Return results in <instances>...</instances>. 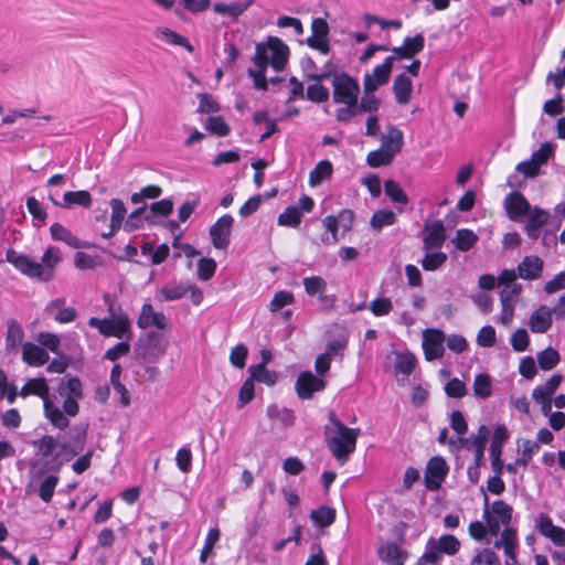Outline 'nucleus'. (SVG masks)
Returning a JSON list of instances; mask_svg holds the SVG:
<instances>
[{
	"label": "nucleus",
	"mask_w": 565,
	"mask_h": 565,
	"mask_svg": "<svg viewBox=\"0 0 565 565\" xmlns=\"http://www.w3.org/2000/svg\"><path fill=\"white\" fill-rule=\"evenodd\" d=\"M490 512L501 521L502 525L508 526L512 520L513 509L502 500H495L491 504Z\"/></svg>",
	"instance_id": "nucleus-47"
},
{
	"label": "nucleus",
	"mask_w": 565,
	"mask_h": 565,
	"mask_svg": "<svg viewBox=\"0 0 565 565\" xmlns=\"http://www.w3.org/2000/svg\"><path fill=\"white\" fill-rule=\"evenodd\" d=\"M504 207L510 220H518L531 211V205L521 192H511L504 199Z\"/></svg>",
	"instance_id": "nucleus-15"
},
{
	"label": "nucleus",
	"mask_w": 565,
	"mask_h": 565,
	"mask_svg": "<svg viewBox=\"0 0 565 565\" xmlns=\"http://www.w3.org/2000/svg\"><path fill=\"white\" fill-rule=\"evenodd\" d=\"M483 503H484V508H483L482 518L486 522L484 525L487 527V534H489L490 536H497L500 532V525L502 523H501V521H499V519L497 516H493L491 514L490 508H489V498L486 493H484Z\"/></svg>",
	"instance_id": "nucleus-51"
},
{
	"label": "nucleus",
	"mask_w": 565,
	"mask_h": 565,
	"mask_svg": "<svg viewBox=\"0 0 565 565\" xmlns=\"http://www.w3.org/2000/svg\"><path fill=\"white\" fill-rule=\"evenodd\" d=\"M255 396V381L249 375L244 383L242 384L238 397L236 402V407L238 409L243 408L246 404L253 401Z\"/></svg>",
	"instance_id": "nucleus-53"
},
{
	"label": "nucleus",
	"mask_w": 565,
	"mask_h": 565,
	"mask_svg": "<svg viewBox=\"0 0 565 565\" xmlns=\"http://www.w3.org/2000/svg\"><path fill=\"white\" fill-rule=\"evenodd\" d=\"M312 34L306 40V44L319 51L321 54H329L331 51L329 42V24L324 18H315L311 23Z\"/></svg>",
	"instance_id": "nucleus-6"
},
{
	"label": "nucleus",
	"mask_w": 565,
	"mask_h": 565,
	"mask_svg": "<svg viewBox=\"0 0 565 565\" xmlns=\"http://www.w3.org/2000/svg\"><path fill=\"white\" fill-rule=\"evenodd\" d=\"M301 212L295 205H289L279 214L277 223L280 226L297 227L301 222Z\"/></svg>",
	"instance_id": "nucleus-46"
},
{
	"label": "nucleus",
	"mask_w": 565,
	"mask_h": 565,
	"mask_svg": "<svg viewBox=\"0 0 565 565\" xmlns=\"http://www.w3.org/2000/svg\"><path fill=\"white\" fill-rule=\"evenodd\" d=\"M392 154L388 151H385L382 148H379L374 151L369 152L366 157V163L372 168H380L383 166H387L393 161Z\"/></svg>",
	"instance_id": "nucleus-60"
},
{
	"label": "nucleus",
	"mask_w": 565,
	"mask_h": 565,
	"mask_svg": "<svg viewBox=\"0 0 565 565\" xmlns=\"http://www.w3.org/2000/svg\"><path fill=\"white\" fill-rule=\"evenodd\" d=\"M328 417L329 422L334 427V431L331 434L330 428L326 427L324 436L327 447L332 456L343 463L356 448L360 428H350L345 426L332 411L329 413Z\"/></svg>",
	"instance_id": "nucleus-1"
},
{
	"label": "nucleus",
	"mask_w": 565,
	"mask_h": 565,
	"mask_svg": "<svg viewBox=\"0 0 565 565\" xmlns=\"http://www.w3.org/2000/svg\"><path fill=\"white\" fill-rule=\"evenodd\" d=\"M305 291L308 296H322L327 290V281L321 276H310L302 279Z\"/></svg>",
	"instance_id": "nucleus-45"
},
{
	"label": "nucleus",
	"mask_w": 565,
	"mask_h": 565,
	"mask_svg": "<svg viewBox=\"0 0 565 565\" xmlns=\"http://www.w3.org/2000/svg\"><path fill=\"white\" fill-rule=\"evenodd\" d=\"M205 129L217 137H226L231 132V127L220 115L210 116L206 120Z\"/></svg>",
	"instance_id": "nucleus-48"
},
{
	"label": "nucleus",
	"mask_w": 565,
	"mask_h": 565,
	"mask_svg": "<svg viewBox=\"0 0 565 565\" xmlns=\"http://www.w3.org/2000/svg\"><path fill=\"white\" fill-rule=\"evenodd\" d=\"M446 241V231L443 221L438 220L428 224L426 222V250L440 248Z\"/></svg>",
	"instance_id": "nucleus-24"
},
{
	"label": "nucleus",
	"mask_w": 565,
	"mask_h": 565,
	"mask_svg": "<svg viewBox=\"0 0 565 565\" xmlns=\"http://www.w3.org/2000/svg\"><path fill=\"white\" fill-rule=\"evenodd\" d=\"M44 415L51 422V424L63 430L70 425V420L64 415L63 411L60 409L50 398H45L43 402Z\"/></svg>",
	"instance_id": "nucleus-28"
},
{
	"label": "nucleus",
	"mask_w": 565,
	"mask_h": 565,
	"mask_svg": "<svg viewBox=\"0 0 565 565\" xmlns=\"http://www.w3.org/2000/svg\"><path fill=\"white\" fill-rule=\"evenodd\" d=\"M266 413L270 419H278L286 427L292 426L295 424V419H296L295 413H294V411H291L289 408H286V407L279 408L278 405L270 404L267 407Z\"/></svg>",
	"instance_id": "nucleus-44"
},
{
	"label": "nucleus",
	"mask_w": 565,
	"mask_h": 565,
	"mask_svg": "<svg viewBox=\"0 0 565 565\" xmlns=\"http://www.w3.org/2000/svg\"><path fill=\"white\" fill-rule=\"evenodd\" d=\"M58 483V477L55 475H49L45 479L40 483L39 487V497L45 502L49 503L54 494V490L56 484Z\"/></svg>",
	"instance_id": "nucleus-59"
},
{
	"label": "nucleus",
	"mask_w": 565,
	"mask_h": 565,
	"mask_svg": "<svg viewBox=\"0 0 565 565\" xmlns=\"http://www.w3.org/2000/svg\"><path fill=\"white\" fill-rule=\"evenodd\" d=\"M50 199L54 205L62 206L64 209H72L76 205L88 209L93 203V198L86 190L65 192L63 195V203L57 202L53 196Z\"/></svg>",
	"instance_id": "nucleus-19"
},
{
	"label": "nucleus",
	"mask_w": 565,
	"mask_h": 565,
	"mask_svg": "<svg viewBox=\"0 0 565 565\" xmlns=\"http://www.w3.org/2000/svg\"><path fill=\"white\" fill-rule=\"evenodd\" d=\"M22 360L31 366H42L50 360V356L41 345L25 342L22 347Z\"/></svg>",
	"instance_id": "nucleus-21"
},
{
	"label": "nucleus",
	"mask_w": 565,
	"mask_h": 565,
	"mask_svg": "<svg viewBox=\"0 0 565 565\" xmlns=\"http://www.w3.org/2000/svg\"><path fill=\"white\" fill-rule=\"evenodd\" d=\"M540 445L536 441L526 439L522 445L521 456L515 459L514 462H510L505 465V469L510 473L516 472V467H526L533 456L539 452Z\"/></svg>",
	"instance_id": "nucleus-25"
},
{
	"label": "nucleus",
	"mask_w": 565,
	"mask_h": 565,
	"mask_svg": "<svg viewBox=\"0 0 565 565\" xmlns=\"http://www.w3.org/2000/svg\"><path fill=\"white\" fill-rule=\"evenodd\" d=\"M248 374L255 382L264 383L267 386H274L278 381V373L274 370H268L263 364H253L248 367Z\"/></svg>",
	"instance_id": "nucleus-31"
},
{
	"label": "nucleus",
	"mask_w": 565,
	"mask_h": 565,
	"mask_svg": "<svg viewBox=\"0 0 565 565\" xmlns=\"http://www.w3.org/2000/svg\"><path fill=\"white\" fill-rule=\"evenodd\" d=\"M173 211V202L170 199H162L160 201L153 202L147 214L145 215V221L149 224H157L156 216H168Z\"/></svg>",
	"instance_id": "nucleus-34"
},
{
	"label": "nucleus",
	"mask_w": 565,
	"mask_h": 565,
	"mask_svg": "<svg viewBox=\"0 0 565 565\" xmlns=\"http://www.w3.org/2000/svg\"><path fill=\"white\" fill-rule=\"evenodd\" d=\"M60 447L50 459L43 461L39 473L44 475L47 472H58L65 462H68L76 455H71L74 450V446L70 441H64L57 445Z\"/></svg>",
	"instance_id": "nucleus-11"
},
{
	"label": "nucleus",
	"mask_w": 565,
	"mask_h": 565,
	"mask_svg": "<svg viewBox=\"0 0 565 565\" xmlns=\"http://www.w3.org/2000/svg\"><path fill=\"white\" fill-rule=\"evenodd\" d=\"M306 97L312 103L321 104L329 100L330 93L329 89L321 84V82H317L315 84L308 85L306 89Z\"/></svg>",
	"instance_id": "nucleus-52"
},
{
	"label": "nucleus",
	"mask_w": 565,
	"mask_h": 565,
	"mask_svg": "<svg viewBox=\"0 0 565 565\" xmlns=\"http://www.w3.org/2000/svg\"><path fill=\"white\" fill-rule=\"evenodd\" d=\"M265 45L267 51H271V55L269 57L271 67L276 72H281L288 62L290 53L288 45L276 36H269Z\"/></svg>",
	"instance_id": "nucleus-13"
},
{
	"label": "nucleus",
	"mask_w": 565,
	"mask_h": 565,
	"mask_svg": "<svg viewBox=\"0 0 565 565\" xmlns=\"http://www.w3.org/2000/svg\"><path fill=\"white\" fill-rule=\"evenodd\" d=\"M167 348L164 335L158 331H149L139 337L135 345V356L140 363H153L161 358Z\"/></svg>",
	"instance_id": "nucleus-3"
},
{
	"label": "nucleus",
	"mask_w": 565,
	"mask_h": 565,
	"mask_svg": "<svg viewBox=\"0 0 565 565\" xmlns=\"http://www.w3.org/2000/svg\"><path fill=\"white\" fill-rule=\"evenodd\" d=\"M501 300V315L500 322L502 324H508L512 321L514 315V307L511 297L507 294L505 289L501 291L500 295Z\"/></svg>",
	"instance_id": "nucleus-62"
},
{
	"label": "nucleus",
	"mask_w": 565,
	"mask_h": 565,
	"mask_svg": "<svg viewBox=\"0 0 565 565\" xmlns=\"http://www.w3.org/2000/svg\"><path fill=\"white\" fill-rule=\"evenodd\" d=\"M396 102L401 105L407 104L412 95V82L405 74H399L393 84Z\"/></svg>",
	"instance_id": "nucleus-32"
},
{
	"label": "nucleus",
	"mask_w": 565,
	"mask_h": 565,
	"mask_svg": "<svg viewBox=\"0 0 565 565\" xmlns=\"http://www.w3.org/2000/svg\"><path fill=\"white\" fill-rule=\"evenodd\" d=\"M439 551L447 555H455L460 548L459 540L451 534H444L438 540H435Z\"/></svg>",
	"instance_id": "nucleus-54"
},
{
	"label": "nucleus",
	"mask_w": 565,
	"mask_h": 565,
	"mask_svg": "<svg viewBox=\"0 0 565 565\" xmlns=\"http://www.w3.org/2000/svg\"><path fill=\"white\" fill-rule=\"evenodd\" d=\"M396 222L395 213L391 210H377L371 217L372 228L380 231L384 226L393 225Z\"/></svg>",
	"instance_id": "nucleus-49"
},
{
	"label": "nucleus",
	"mask_w": 565,
	"mask_h": 565,
	"mask_svg": "<svg viewBox=\"0 0 565 565\" xmlns=\"http://www.w3.org/2000/svg\"><path fill=\"white\" fill-rule=\"evenodd\" d=\"M49 393L50 387L44 377L29 380L20 390V396L26 397L32 394L43 398V402L49 398Z\"/></svg>",
	"instance_id": "nucleus-29"
},
{
	"label": "nucleus",
	"mask_w": 565,
	"mask_h": 565,
	"mask_svg": "<svg viewBox=\"0 0 565 565\" xmlns=\"http://www.w3.org/2000/svg\"><path fill=\"white\" fill-rule=\"evenodd\" d=\"M446 335L436 328H426V361H433L444 356Z\"/></svg>",
	"instance_id": "nucleus-14"
},
{
	"label": "nucleus",
	"mask_w": 565,
	"mask_h": 565,
	"mask_svg": "<svg viewBox=\"0 0 565 565\" xmlns=\"http://www.w3.org/2000/svg\"><path fill=\"white\" fill-rule=\"evenodd\" d=\"M23 337L24 332L21 324L14 319L9 320L6 335V350L9 352L17 350L21 344Z\"/></svg>",
	"instance_id": "nucleus-33"
},
{
	"label": "nucleus",
	"mask_w": 565,
	"mask_h": 565,
	"mask_svg": "<svg viewBox=\"0 0 565 565\" xmlns=\"http://www.w3.org/2000/svg\"><path fill=\"white\" fill-rule=\"evenodd\" d=\"M73 433H74V435L68 440L74 446V450L71 455H79L84 450V447H85L86 435H87V425L86 424L85 425L84 424L76 425L73 428Z\"/></svg>",
	"instance_id": "nucleus-58"
},
{
	"label": "nucleus",
	"mask_w": 565,
	"mask_h": 565,
	"mask_svg": "<svg viewBox=\"0 0 565 565\" xmlns=\"http://www.w3.org/2000/svg\"><path fill=\"white\" fill-rule=\"evenodd\" d=\"M561 356L556 349L547 347L537 353V363L543 371H550L559 363Z\"/></svg>",
	"instance_id": "nucleus-43"
},
{
	"label": "nucleus",
	"mask_w": 565,
	"mask_h": 565,
	"mask_svg": "<svg viewBox=\"0 0 565 565\" xmlns=\"http://www.w3.org/2000/svg\"><path fill=\"white\" fill-rule=\"evenodd\" d=\"M30 444L33 447L38 448V455L47 459H50L49 457H52L54 455L53 452L58 445L55 437L51 435H43L40 439L31 440Z\"/></svg>",
	"instance_id": "nucleus-42"
},
{
	"label": "nucleus",
	"mask_w": 565,
	"mask_h": 565,
	"mask_svg": "<svg viewBox=\"0 0 565 565\" xmlns=\"http://www.w3.org/2000/svg\"><path fill=\"white\" fill-rule=\"evenodd\" d=\"M544 262L539 256H525L518 265V276L525 280H535L541 277Z\"/></svg>",
	"instance_id": "nucleus-18"
},
{
	"label": "nucleus",
	"mask_w": 565,
	"mask_h": 565,
	"mask_svg": "<svg viewBox=\"0 0 565 565\" xmlns=\"http://www.w3.org/2000/svg\"><path fill=\"white\" fill-rule=\"evenodd\" d=\"M294 301H295V297L291 291L279 290L274 295V297L270 301V305H269L270 310L273 312L278 311V310L282 309L284 307L294 303Z\"/></svg>",
	"instance_id": "nucleus-64"
},
{
	"label": "nucleus",
	"mask_w": 565,
	"mask_h": 565,
	"mask_svg": "<svg viewBox=\"0 0 565 565\" xmlns=\"http://www.w3.org/2000/svg\"><path fill=\"white\" fill-rule=\"evenodd\" d=\"M58 393L65 398H82L83 397V385L77 376L68 377L66 382H61L58 385Z\"/></svg>",
	"instance_id": "nucleus-39"
},
{
	"label": "nucleus",
	"mask_w": 565,
	"mask_h": 565,
	"mask_svg": "<svg viewBox=\"0 0 565 565\" xmlns=\"http://www.w3.org/2000/svg\"><path fill=\"white\" fill-rule=\"evenodd\" d=\"M473 393L477 397L488 398L492 393L491 377L487 373H480L473 381Z\"/></svg>",
	"instance_id": "nucleus-50"
},
{
	"label": "nucleus",
	"mask_w": 565,
	"mask_h": 565,
	"mask_svg": "<svg viewBox=\"0 0 565 565\" xmlns=\"http://www.w3.org/2000/svg\"><path fill=\"white\" fill-rule=\"evenodd\" d=\"M332 86V97L333 102L337 104H342L348 100L352 102L354 98H359V83L347 72H341L340 74L334 75Z\"/></svg>",
	"instance_id": "nucleus-5"
},
{
	"label": "nucleus",
	"mask_w": 565,
	"mask_h": 565,
	"mask_svg": "<svg viewBox=\"0 0 565 565\" xmlns=\"http://www.w3.org/2000/svg\"><path fill=\"white\" fill-rule=\"evenodd\" d=\"M385 194L393 201L394 203L406 204L408 202V198L401 185L394 180H386L384 183Z\"/></svg>",
	"instance_id": "nucleus-55"
},
{
	"label": "nucleus",
	"mask_w": 565,
	"mask_h": 565,
	"mask_svg": "<svg viewBox=\"0 0 565 565\" xmlns=\"http://www.w3.org/2000/svg\"><path fill=\"white\" fill-rule=\"evenodd\" d=\"M154 35L157 39L167 42L171 45H178L184 47L188 52L192 53L194 51V46L189 42V40L177 33L175 31L166 28L159 26L154 31Z\"/></svg>",
	"instance_id": "nucleus-26"
},
{
	"label": "nucleus",
	"mask_w": 565,
	"mask_h": 565,
	"mask_svg": "<svg viewBox=\"0 0 565 565\" xmlns=\"http://www.w3.org/2000/svg\"><path fill=\"white\" fill-rule=\"evenodd\" d=\"M452 242L458 250L468 252L478 242V235L471 230L460 228L456 232Z\"/></svg>",
	"instance_id": "nucleus-40"
},
{
	"label": "nucleus",
	"mask_w": 565,
	"mask_h": 565,
	"mask_svg": "<svg viewBox=\"0 0 565 565\" xmlns=\"http://www.w3.org/2000/svg\"><path fill=\"white\" fill-rule=\"evenodd\" d=\"M563 377L559 374L552 375L543 385L536 386L532 392L534 399H551V396L558 388Z\"/></svg>",
	"instance_id": "nucleus-35"
},
{
	"label": "nucleus",
	"mask_w": 565,
	"mask_h": 565,
	"mask_svg": "<svg viewBox=\"0 0 565 565\" xmlns=\"http://www.w3.org/2000/svg\"><path fill=\"white\" fill-rule=\"evenodd\" d=\"M379 557L387 565H404L403 552L394 542H386L379 546Z\"/></svg>",
	"instance_id": "nucleus-27"
},
{
	"label": "nucleus",
	"mask_w": 565,
	"mask_h": 565,
	"mask_svg": "<svg viewBox=\"0 0 565 565\" xmlns=\"http://www.w3.org/2000/svg\"><path fill=\"white\" fill-rule=\"evenodd\" d=\"M216 262L213 258L202 257L198 262V277L199 279L206 281L210 280L216 270Z\"/></svg>",
	"instance_id": "nucleus-63"
},
{
	"label": "nucleus",
	"mask_w": 565,
	"mask_h": 565,
	"mask_svg": "<svg viewBox=\"0 0 565 565\" xmlns=\"http://www.w3.org/2000/svg\"><path fill=\"white\" fill-rule=\"evenodd\" d=\"M470 565H501L500 557L491 548H482L472 557Z\"/></svg>",
	"instance_id": "nucleus-56"
},
{
	"label": "nucleus",
	"mask_w": 565,
	"mask_h": 565,
	"mask_svg": "<svg viewBox=\"0 0 565 565\" xmlns=\"http://www.w3.org/2000/svg\"><path fill=\"white\" fill-rule=\"evenodd\" d=\"M552 324V310L544 305L536 309L529 319L530 329L534 333H545L551 329Z\"/></svg>",
	"instance_id": "nucleus-20"
},
{
	"label": "nucleus",
	"mask_w": 565,
	"mask_h": 565,
	"mask_svg": "<svg viewBox=\"0 0 565 565\" xmlns=\"http://www.w3.org/2000/svg\"><path fill=\"white\" fill-rule=\"evenodd\" d=\"M509 436L504 425H498L492 434L490 444L491 467L497 473H502L503 468H505L501 455L503 444L509 439Z\"/></svg>",
	"instance_id": "nucleus-10"
},
{
	"label": "nucleus",
	"mask_w": 565,
	"mask_h": 565,
	"mask_svg": "<svg viewBox=\"0 0 565 565\" xmlns=\"http://www.w3.org/2000/svg\"><path fill=\"white\" fill-rule=\"evenodd\" d=\"M490 437V429L486 425H481L478 429L477 440L475 443V458L472 466H482L484 450Z\"/></svg>",
	"instance_id": "nucleus-38"
},
{
	"label": "nucleus",
	"mask_w": 565,
	"mask_h": 565,
	"mask_svg": "<svg viewBox=\"0 0 565 565\" xmlns=\"http://www.w3.org/2000/svg\"><path fill=\"white\" fill-rule=\"evenodd\" d=\"M417 363V358L408 350L397 351L395 353L394 373L398 384H405L409 375L414 372Z\"/></svg>",
	"instance_id": "nucleus-12"
},
{
	"label": "nucleus",
	"mask_w": 565,
	"mask_h": 565,
	"mask_svg": "<svg viewBox=\"0 0 565 565\" xmlns=\"http://www.w3.org/2000/svg\"><path fill=\"white\" fill-rule=\"evenodd\" d=\"M199 98V107L198 113L200 114H214L220 111V104L213 98V96L209 93H200L198 94Z\"/></svg>",
	"instance_id": "nucleus-61"
},
{
	"label": "nucleus",
	"mask_w": 565,
	"mask_h": 565,
	"mask_svg": "<svg viewBox=\"0 0 565 565\" xmlns=\"http://www.w3.org/2000/svg\"><path fill=\"white\" fill-rule=\"evenodd\" d=\"M335 509L327 505H320L310 512L311 521L320 527H328L335 521Z\"/></svg>",
	"instance_id": "nucleus-36"
},
{
	"label": "nucleus",
	"mask_w": 565,
	"mask_h": 565,
	"mask_svg": "<svg viewBox=\"0 0 565 565\" xmlns=\"http://www.w3.org/2000/svg\"><path fill=\"white\" fill-rule=\"evenodd\" d=\"M233 223V216L224 214L210 227L211 241L216 249H226L228 247Z\"/></svg>",
	"instance_id": "nucleus-8"
},
{
	"label": "nucleus",
	"mask_w": 565,
	"mask_h": 565,
	"mask_svg": "<svg viewBox=\"0 0 565 565\" xmlns=\"http://www.w3.org/2000/svg\"><path fill=\"white\" fill-rule=\"evenodd\" d=\"M6 260L14 266L21 274L36 278L40 281L51 280V270H44L41 263L34 262L30 256L25 254H19L13 248L7 249Z\"/></svg>",
	"instance_id": "nucleus-4"
},
{
	"label": "nucleus",
	"mask_w": 565,
	"mask_h": 565,
	"mask_svg": "<svg viewBox=\"0 0 565 565\" xmlns=\"http://www.w3.org/2000/svg\"><path fill=\"white\" fill-rule=\"evenodd\" d=\"M147 212L148 210L146 204L132 211L126 220L125 231L130 233L142 227Z\"/></svg>",
	"instance_id": "nucleus-57"
},
{
	"label": "nucleus",
	"mask_w": 565,
	"mask_h": 565,
	"mask_svg": "<svg viewBox=\"0 0 565 565\" xmlns=\"http://www.w3.org/2000/svg\"><path fill=\"white\" fill-rule=\"evenodd\" d=\"M324 387L326 381L316 376L311 371L301 372L295 384V390L300 399H310L316 392H320Z\"/></svg>",
	"instance_id": "nucleus-9"
},
{
	"label": "nucleus",
	"mask_w": 565,
	"mask_h": 565,
	"mask_svg": "<svg viewBox=\"0 0 565 565\" xmlns=\"http://www.w3.org/2000/svg\"><path fill=\"white\" fill-rule=\"evenodd\" d=\"M403 146V134L396 127H391L387 135H383L381 138V147L394 158L399 152Z\"/></svg>",
	"instance_id": "nucleus-30"
},
{
	"label": "nucleus",
	"mask_w": 565,
	"mask_h": 565,
	"mask_svg": "<svg viewBox=\"0 0 565 565\" xmlns=\"http://www.w3.org/2000/svg\"><path fill=\"white\" fill-rule=\"evenodd\" d=\"M254 0L234 1L231 3L215 2L213 10L215 13L227 15L232 21H237L238 18L254 4Z\"/></svg>",
	"instance_id": "nucleus-22"
},
{
	"label": "nucleus",
	"mask_w": 565,
	"mask_h": 565,
	"mask_svg": "<svg viewBox=\"0 0 565 565\" xmlns=\"http://www.w3.org/2000/svg\"><path fill=\"white\" fill-rule=\"evenodd\" d=\"M449 472V466L441 456H434L426 462V490L436 491Z\"/></svg>",
	"instance_id": "nucleus-7"
},
{
	"label": "nucleus",
	"mask_w": 565,
	"mask_h": 565,
	"mask_svg": "<svg viewBox=\"0 0 565 565\" xmlns=\"http://www.w3.org/2000/svg\"><path fill=\"white\" fill-rule=\"evenodd\" d=\"M51 236L54 241L64 242L66 245L73 248H85L87 244L82 242L77 236H75L68 228H66L61 223H53L50 227Z\"/></svg>",
	"instance_id": "nucleus-23"
},
{
	"label": "nucleus",
	"mask_w": 565,
	"mask_h": 565,
	"mask_svg": "<svg viewBox=\"0 0 565 565\" xmlns=\"http://www.w3.org/2000/svg\"><path fill=\"white\" fill-rule=\"evenodd\" d=\"M168 324L167 318L162 312H157L151 303H143L140 315L137 319V326L140 329L156 327L160 330L166 329Z\"/></svg>",
	"instance_id": "nucleus-17"
},
{
	"label": "nucleus",
	"mask_w": 565,
	"mask_h": 565,
	"mask_svg": "<svg viewBox=\"0 0 565 565\" xmlns=\"http://www.w3.org/2000/svg\"><path fill=\"white\" fill-rule=\"evenodd\" d=\"M333 167L329 160L319 161L315 169L310 171L309 184L311 186L320 185L326 179L332 175Z\"/></svg>",
	"instance_id": "nucleus-37"
},
{
	"label": "nucleus",
	"mask_w": 565,
	"mask_h": 565,
	"mask_svg": "<svg viewBox=\"0 0 565 565\" xmlns=\"http://www.w3.org/2000/svg\"><path fill=\"white\" fill-rule=\"evenodd\" d=\"M109 318L99 319L97 317H90L88 326L98 329L99 333L104 337H115L117 339H132L131 321L126 313H121L117 317L114 315L113 305L109 306Z\"/></svg>",
	"instance_id": "nucleus-2"
},
{
	"label": "nucleus",
	"mask_w": 565,
	"mask_h": 565,
	"mask_svg": "<svg viewBox=\"0 0 565 565\" xmlns=\"http://www.w3.org/2000/svg\"><path fill=\"white\" fill-rule=\"evenodd\" d=\"M189 291L188 285L182 282H168L160 289V295L164 301H173L183 298Z\"/></svg>",
	"instance_id": "nucleus-41"
},
{
	"label": "nucleus",
	"mask_w": 565,
	"mask_h": 565,
	"mask_svg": "<svg viewBox=\"0 0 565 565\" xmlns=\"http://www.w3.org/2000/svg\"><path fill=\"white\" fill-rule=\"evenodd\" d=\"M537 531L557 546H565V530L553 524L552 519L541 513L536 523Z\"/></svg>",
	"instance_id": "nucleus-16"
}]
</instances>
